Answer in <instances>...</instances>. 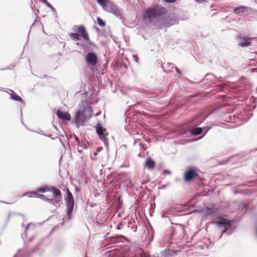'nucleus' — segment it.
Returning <instances> with one entry per match:
<instances>
[{
  "instance_id": "1",
  "label": "nucleus",
  "mask_w": 257,
  "mask_h": 257,
  "mask_svg": "<svg viewBox=\"0 0 257 257\" xmlns=\"http://www.w3.org/2000/svg\"><path fill=\"white\" fill-rule=\"evenodd\" d=\"M166 9L160 5H155L147 9L142 14V20L146 24H152L154 21L165 15Z\"/></svg>"
},
{
  "instance_id": "22",
  "label": "nucleus",
  "mask_w": 257,
  "mask_h": 257,
  "mask_svg": "<svg viewBox=\"0 0 257 257\" xmlns=\"http://www.w3.org/2000/svg\"><path fill=\"white\" fill-rule=\"evenodd\" d=\"M164 174H170V172L169 171H167V170H165L164 171Z\"/></svg>"
},
{
  "instance_id": "25",
  "label": "nucleus",
  "mask_w": 257,
  "mask_h": 257,
  "mask_svg": "<svg viewBox=\"0 0 257 257\" xmlns=\"http://www.w3.org/2000/svg\"><path fill=\"white\" fill-rule=\"evenodd\" d=\"M100 150H101V148H100V149L98 148V149H97V151H100Z\"/></svg>"
},
{
  "instance_id": "18",
  "label": "nucleus",
  "mask_w": 257,
  "mask_h": 257,
  "mask_svg": "<svg viewBox=\"0 0 257 257\" xmlns=\"http://www.w3.org/2000/svg\"><path fill=\"white\" fill-rule=\"evenodd\" d=\"M98 3L102 6V8H104L107 6V4L109 2V0H97Z\"/></svg>"
},
{
  "instance_id": "7",
  "label": "nucleus",
  "mask_w": 257,
  "mask_h": 257,
  "mask_svg": "<svg viewBox=\"0 0 257 257\" xmlns=\"http://www.w3.org/2000/svg\"><path fill=\"white\" fill-rule=\"evenodd\" d=\"M87 117L84 111H78L76 114L75 123L77 127L82 125L86 121Z\"/></svg>"
},
{
  "instance_id": "17",
  "label": "nucleus",
  "mask_w": 257,
  "mask_h": 257,
  "mask_svg": "<svg viewBox=\"0 0 257 257\" xmlns=\"http://www.w3.org/2000/svg\"><path fill=\"white\" fill-rule=\"evenodd\" d=\"M11 98L13 99L14 100H15L16 101H18L20 102H23V99L18 95H17L16 93H14L12 94L11 95Z\"/></svg>"
},
{
  "instance_id": "8",
  "label": "nucleus",
  "mask_w": 257,
  "mask_h": 257,
  "mask_svg": "<svg viewBox=\"0 0 257 257\" xmlns=\"http://www.w3.org/2000/svg\"><path fill=\"white\" fill-rule=\"evenodd\" d=\"M238 39L240 40L239 45L242 47L250 46L252 39V38H249L245 35L241 34L238 36Z\"/></svg>"
},
{
  "instance_id": "20",
  "label": "nucleus",
  "mask_w": 257,
  "mask_h": 257,
  "mask_svg": "<svg viewBox=\"0 0 257 257\" xmlns=\"http://www.w3.org/2000/svg\"><path fill=\"white\" fill-rule=\"evenodd\" d=\"M164 2L169 3H174L177 1V0H163Z\"/></svg>"
},
{
  "instance_id": "5",
  "label": "nucleus",
  "mask_w": 257,
  "mask_h": 257,
  "mask_svg": "<svg viewBox=\"0 0 257 257\" xmlns=\"http://www.w3.org/2000/svg\"><path fill=\"white\" fill-rule=\"evenodd\" d=\"M197 176H198L197 170L194 168L189 167L184 174V180L185 182H189Z\"/></svg>"
},
{
  "instance_id": "3",
  "label": "nucleus",
  "mask_w": 257,
  "mask_h": 257,
  "mask_svg": "<svg viewBox=\"0 0 257 257\" xmlns=\"http://www.w3.org/2000/svg\"><path fill=\"white\" fill-rule=\"evenodd\" d=\"M64 191H65L66 193V196L64 198V200L67 207L66 215L68 219H70L72 217L74 207V199L69 188H66Z\"/></svg>"
},
{
  "instance_id": "13",
  "label": "nucleus",
  "mask_w": 257,
  "mask_h": 257,
  "mask_svg": "<svg viewBox=\"0 0 257 257\" xmlns=\"http://www.w3.org/2000/svg\"><path fill=\"white\" fill-rule=\"evenodd\" d=\"M221 221L216 222V224L218 226H226V225L230 226V222L227 220L226 219L224 218H221Z\"/></svg>"
},
{
  "instance_id": "23",
  "label": "nucleus",
  "mask_w": 257,
  "mask_h": 257,
  "mask_svg": "<svg viewBox=\"0 0 257 257\" xmlns=\"http://www.w3.org/2000/svg\"><path fill=\"white\" fill-rule=\"evenodd\" d=\"M75 191H77V192H80V189L79 188H78V187H76L75 188Z\"/></svg>"
},
{
  "instance_id": "24",
  "label": "nucleus",
  "mask_w": 257,
  "mask_h": 257,
  "mask_svg": "<svg viewBox=\"0 0 257 257\" xmlns=\"http://www.w3.org/2000/svg\"><path fill=\"white\" fill-rule=\"evenodd\" d=\"M75 138H76V141L79 142L78 138L77 137H76Z\"/></svg>"
},
{
  "instance_id": "19",
  "label": "nucleus",
  "mask_w": 257,
  "mask_h": 257,
  "mask_svg": "<svg viewBox=\"0 0 257 257\" xmlns=\"http://www.w3.org/2000/svg\"><path fill=\"white\" fill-rule=\"evenodd\" d=\"M97 22L98 25L101 27H104L105 25V22L99 17L97 18Z\"/></svg>"
},
{
  "instance_id": "11",
  "label": "nucleus",
  "mask_w": 257,
  "mask_h": 257,
  "mask_svg": "<svg viewBox=\"0 0 257 257\" xmlns=\"http://www.w3.org/2000/svg\"><path fill=\"white\" fill-rule=\"evenodd\" d=\"M145 166L150 170L153 169L155 167V162L151 157H148L145 162Z\"/></svg>"
},
{
  "instance_id": "14",
  "label": "nucleus",
  "mask_w": 257,
  "mask_h": 257,
  "mask_svg": "<svg viewBox=\"0 0 257 257\" xmlns=\"http://www.w3.org/2000/svg\"><path fill=\"white\" fill-rule=\"evenodd\" d=\"M246 10V7L244 6H240L238 7L235 8L233 10V12L236 14H239L240 13H243Z\"/></svg>"
},
{
  "instance_id": "21",
  "label": "nucleus",
  "mask_w": 257,
  "mask_h": 257,
  "mask_svg": "<svg viewBox=\"0 0 257 257\" xmlns=\"http://www.w3.org/2000/svg\"><path fill=\"white\" fill-rule=\"evenodd\" d=\"M39 1L43 3L47 4V5H49V6L50 5L49 3L47 2V0H39Z\"/></svg>"
},
{
  "instance_id": "4",
  "label": "nucleus",
  "mask_w": 257,
  "mask_h": 257,
  "mask_svg": "<svg viewBox=\"0 0 257 257\" xmlns=\"http://www.w3.org/2000/svg\"><path fill=\"white\" fill-rule=\"evenodd\" d=\"M52 193L53 196H48L47 199L54 202L55 203H59L62 198V194L60 190L54 187L51 186L49 191Z\"/></svg>"
},
{
  "instance_id": "12",
  "label": "nucleus",
  "mask_w": 257,
  "mask_h": 257,
  "mask_svg": "<svg viewBox=\"0 0 257 257\" xmlns=\"http://www.w3.org/2000/svg\"><path fill=\"white\" fill-rule=\"evenodd\" d=\"M178 251V250H173L171 249L167 248L162 251V254L164 257H170L176 254Z\"/></svg>"
},
{
  "instance_id": "6",
  "label": "nucleus",
  "mask_w": 257,
  "mask_h": 257,
  "mask_svg": "<svg viewBox=\"0 0 257 257\" xmlns=\"http://www.w3.org/2000/svg\"><path fill=\"white\" fill-rule=\"evenodd\" d=\"M96 131L99 136V139L105 144H108V139L107 137L108 133L106 130L103 128L100 123H97L96 127Z\"/></svg>"
},
{
  "instance_id": "16",
  "label": "nucleus",
  "mask_w": 257,
  "mask_h": 257,
  "mask_svg": "<svg viewBox=\"0 0 257 257\" xmlns=\"http://www.w3.org/2000/svg\"><path fill=\"white\" fill-rule=\"evenodd\" d=\"M202 130L200 127H197L193 128L191 131V134L194 136H197L201 134Z\"/></svg>"
},
{
  "instance_id": "2",
  "label": "nucleus",
  "mask_w": 257,
  "mask_h": 257,
  "mask_svg": "<svg viewBox=\"0 0 257 257\" xmlns=\"http://www.w3.org/2000/svg\"><path fill=\"white\" fill-rule=\"evenodd\" d=\"M76 33H71L69 34V38L74 41H79L80 38L88 42L89 45H92L93 43L90 40L89 34L86 28L83 25H76L73 28Z\"/></svg>"
},
{
  "instance_id": "15",
  "label": "nucleus",
  "mask_w": 257,
  "mask_h": 257,
  "mask_svg": "<svg viewBox=\"0 0 257 257\" xmlns=\"http://www.w3.org/2000/svg\"><path fill=\"white\" fill-rule=\"evenodd\" d=\"M49 188L50 187H48V186H45V187L44 188H38L36 192H33L32 193H31V194H34L35 195H38V193L39 192H42V193H44V192H47L48 191H49Z\"/></svg>"
},
{
  "instance_id": "9",
  "label": "nucleus",
  "mask_w": 257,
  "mask_h": 257,
  "mask_svg": "<svg viewBox=\"0 0 257 257\" xmlns=\"http://www.w3.org/2000/svg\"><path fill=\"white\" fill-rule=\"evenodd\" d=\"M86 61L91 66H95L97 61V57L94 52H89L86 56Z\"/></svg>"
},
{
  "instance_id": "10",
  "label": "nucleus",
  "mask_w": 257,
  "mask_h": 257,
  "mask_svg": "<svg viewBox=\"0 0 257 257\" xmlns=\"http://www.w3.org/2000/svg\"><path fill=\"white\" fill-rule=\"evenodd\" d=\"M56 114L60 119L67 120H70L71 119V115L68 112H64L60 110H58Z\"/></svg>"
}]
</instances>
